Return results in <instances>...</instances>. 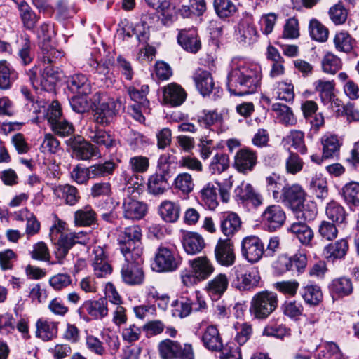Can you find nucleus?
<instances>
[{"instance_id": "obj_1", "label": "nucleus", "mask_w": 359, "mask_h": 359, "mask_svg": "<svg viewBox=\"0 0 359 359\" xmlns=\"http://www.w3.org/2000/svg\"><path fill=\"white\" fill-rule=\"evenodd\" d=\"M262 79L259 64L243 57H234L229 63L227 88L231 94L245 95L255 93Z\"/></svg>"}, {"instance_id": "obj_2", "label": "nucleus", "mask_w": 359, "mask_h": 359, "mask_svg": "<svg viewBox=\"0 0 359 359\" xmlns=\"http://www.w3.org/2000/svg\"><path fill=\"white\" fill-rule=\"evenodd\" d=\"M141 237L142 230L138 225L125 227L121 231L118 241L126 261L140 259V255H142Z\"/></svg>"}, {"instance_id": "obj_3", "label": "nucleus", "mask_w": 359, "mask_h": 359, "mask_svg": "<svg viewBox=\"0 0 359 359\" xmlns=\"http://www.w3.org/2000/svg\"><path fill=\"white\" fill-rule=\"evenodd\" d=\"M278 304V295L269 290L257 292L250 303V313L257 320H266L277 309Z\"/></svg>"}, {"instance_id": "obj_4", "label": "nucleus", "mask_w": 359, "mask_h": 359, "mask_svg": "<svg viewBox=\"0 0 359 359\" xmlns=\"http://www.w3.org/2000/svg\"><path fill=\"white\" fill-rule=\"evenodd\" d=\"M182 262L178 253L173 249L161 245L156 250L151 268L159 273L176 271Z\"/></svg>"}, {"instance_id": "obj_5", "label": "nucleus", "mask_w": 359, "mask_h": 359, "mask_svg": "<svg viewBox=\"0 0 359 359\" xmlns=\"http://www.w3.org/2000/svg\"><path fill=\"white\" fill-rule=\"evenodd\" d=\"M93 119L101 126H108L115 116L116 103L106 95L96 93L93 97Z\"/></svg>"}, {"instance_id": "obj_6", "label": "nucleus", "mask_w": 359, "mask_h": 359, "mask_svg": "<svg viewBox=\"0 0 359 359\" xmlns=\"http://www.w3.org/2000/svg\"><path fill=\"white\" fill-rule=\"evenodd\" d=\"M158 351L163 359H194L191 344H184L169 339L161 341L158 344Z\"/></svg>"}, {"instance_id": "obj_7", "label": "nucleus", "mask_w": 359, "mask_h": 359, "mask_svg": "<svg viewBox=\"0 0 359 359\" xmlns=\"http://www.w3.org/2000/svg\"><path fill=\"white\" fill-rule=\"evenodd\" d=\"M143 259L140 255L139 260L126 261L122 264L121 277L123 282L130 286L140 285L144 281V273L141 266Z\"/></svg>"}, {"instance_id": "obj_8", "label": "nucleus", "mask_w": 359, "mask_h": 359, "mask_svg": "<svg viewBox=\"0 0 359 359\" xmlns=\"http://www.w3.org/2000/svg\"><path fill=\"white\" fill-rule=\"evenodd\" d=\"M77 312L79 317L86 322L90 320L88 316L95 320H101L108 315L107 302L105 299L86 301Z\"/></svg>"}, {"instance_id": "obj_9", "label": "nucleus", "mask_w": 359, "mask_h": 359, "mask_svg": "<svg viewBox=\"0 0 359 359\" xmlns=\"http://www.w3.org/2000/svg\"><path fill=\"white\" fill-rule=\"evenodd\" d=\"M91 266L97 278H105L112 272V267L104 247L94 245L90 255Z\"/></svg>"}, {"instance_id": "obj_10", "label": "nucleus", "mask_w": 359, "mask_h": 359, "mask_svg": "<svg viewBox=\"0 0 359 359\" xmlns=\"http://www.w3.org/2000/svg\"><path fill=\"white\" fill-rule=\"evenodd\" d=\"M264 253V244L256 236L245 237L241 241V255L250 263L259 262Z\"/></svg>"}, {"instance_id": "obj_11", "label": "nucleus", "mask_w": 359, "mask_h": 359, "mask_svg": "<svg viewBox=\"0 0 359 359\" xmlns=\"http://www.w3.org/2000/svg\"><path fill=\"white\" fill-rule=\"evenodd\" d=\"M261 217L263 224L270 231H273L280 228L286 219L285 211L279 205L267 206Z\"/></svg>"}, {"instance_id": "obj_12", "label": "nucleus", "mask_w": 359, "mask_h": 359, "mask_svg": "<svg viewBox=\"0 0 359 359\" xmlns=\"http://www.w3.org/2000/svg\"><path fill=\"white\" fill-rule=\"evenodd\" d=\"M233 271L235 278L232 284L239 290H249L256 287L260 280L259 272L255 269L243 273L242 267L237 266L233 268Z\"/></svg>"}, {"instance_id": "obj_13", "label": "nucleus", "mask_w": 359, "mask_h": 359, "mask_svg": "<svg viewBox=\"0 0 359 359\" xmlns=\"http://www.w3.org/2000/svg\"><path fill=\"white\" fill-rule=\"evenodd\" d=\"M216 262L221 266L229 267L236 262V253L233 243L229 239H219L215 248Z\"/></svg>"}, {"instance_id": "obj_14", "label": "nucleus", "mask_w": 359, "mask_h": 359, "mask_svg": "<svg viewBox=\"0 0 359 359\" xmlns=\"http://www.w3.org/2000/svg\"><path fill=\"white\" fill-rule=\"evenodd\" d=\"M257 163V154L252 149L245 147L236 153L233 165L239 172L247 174L252 171Z\"/></svg>"}, {"instance_id": "obj_15", "label": "nucleus", "mask_w": 359, "mask_h": 359, "mask_svg": "<svg viewBox=\"0 0 359 359\" xmlns=\"http://www.w3.org/2000/svg\"><path fill=\"white\" fill-rule=\"evenodd\" d=\"M306 193L299 184L287 186L282 189L280 196L282 202L292 210H298L305 200Z\"/></svg>"}, {"instance_id": "obj_16", "label": "nucleus", "mask_w": 359, "mask_h": 359, "mask_svg": "<svg viewBox=\"0 0 359 359\" xmlns=\"http://www.w3.org/2000/svg\"><path fill=\"white\" fill-rule=\"evenodd\" d=\"M87 136L97 148L103 147L108 151L116 148L119 144V142L109 133L97 127L89 128L87 130Z\"/></svg>"}, {"instance_id": "obj_17", "label": "nucleus", "mask_w": 359, "mask_h": 359, "mask_svg": "<svg viewBox=\"0 0 359 359\" xmlns=\"http://www.w3.org/2000/svg\"><path fill=\"white\" fill-rule=\"evenodd\" d=\"M170 177L168 168L163 169V172H156L150 175L147 181L148 193L156 196L165 194L169 189Z\"/></svg>"}, {"instance_id": "obj_18", "label": "nucleus", "mask_w": 359, "mask_h": 359, "mask_svg": "<svg viewBox=\"0 0 359 359\" xmlns=\"http://www.w3.org/2000/svg\"><path fill=\"white\" fill-rule=\"evenodd\" d=\"M234 196L242 202L250 201L255 207L261 205L263 203L262 196L257 193L252 186L242 182L234 190Z\"/></svg>"}, {"instance_id": "obj_19", "label": "nucleus", "mask_w": 359, "mask_h": 359, "mask_svg": "<svg viewBox=\"0 0 359 359\" xmlns=\"http://www.w3.org/2000/svg\"><path fill=\"white\" fill-rule=\"evenodd\" d=\"M228 286L227 276L224 273H219L207 283L205 290L212 300H217L224 294Z\"/></svg>"}, {"instance_id": "obj_20", "label": "nucleus", "mask_w": 359, "mask_h": 359, "mask_svg": "<svg viewBox=\"0 0 359 359\" xmlns=\"http://www.w3.org/2000/svg\"><path fill=\"white\" fill-rule=\"evenodd\" d=\"M201 340L203 346L211 351H220L224 347L219 330L215 325H209L205 328Z\"/></svg>"}, {"instance_id": "obj_21", "label": "nucleus", "mask_w": 359, "mask_h": 359, "mask_svg": "<svg viewBox=\"0 0 359 359\" xmlns=\"http://www.w3.org/2000/svg\"><path fill=\"white\" fill-rule=\"evenodd\" d=\"M129 167L134 175L133 177L130 178L128 182L134 187L136 185L138 187L142 184V177L136 174L147 172L149 168V160L147 157L143 156L131 157L129 160Z\"/></svg>"}, {"instance_id": "obj_22", "label": "nucleus", "mask_w": 359, "mask_h": 359, "mask_svg": "<svg viewBox=\"0 0 359 359\" xmlns=\"http://www.w3.org/2000/svg\"><path fill=\"white\" fill-rule=\"evenodd\" d=\"M198 198L202 205L210 210H215L219 205L217 187L211 182L206 183L198 192Z\"/></svg>"}, {"instance_id": "obj_23", "label": "nucleus", "mask_w": 359, "mask_h": 359, "mask_svg": "<svg viewBox=\"0 0 359 359\" xmlns=\"http://www.w3.org/2000/svg\"><path fill=\"white\" fill-rule=\"evenodd\" d=\"M53 191L56 198L62 200L68 205H75L81 198L79 190L68 184L55 186Z\"/></svg>"}, {"instance_id": "obj_24", "label": "nucleus", "mask_w": 359, "mask_h": 359, "mask_svg": "<svg viewBox=\"0 0 359 359\" xmlns=\"http://www.w3.org/2000/svg\"><path fill=\"white\" fill-rule=\"evenodd\" d=\"M123 216L125 218L132 220H138L144 217L147 207L142 202L132 198L125 199L123 204Z\"/></svg>"}, {"instance_id": "obj_25", "label": "nucleus", "mask_w": 359, "mask_h": 359, "mask_svg": "<svg viewBox=\"0 0 359 359\" xmlns=\"http://www.w3.org/2000/svg\"><path fill=\"white\" fill-rule=\"evenodd\" d=\"M190 266L200 281L208 278L215 271L212 263L205 256L198 257L190 261Z\"/></svg>"}, {"instance_id": "obj_26", "label": "nucleus", "mask_w": 359, "mask_h": 359, "mask_svg": "<svg viewBox=\"0 0 359 359\" xmlns=\"http://www.w3.org/2000/svg\"><path fill=\"white\" fill-rule=\"evenodd\" d=\"M179 44L187 52L197 53L201 48V41L195 30L182 29L178 34Z\"/></svg>"}, {"instance_id": "obj_27", "label": "nucleus", "mask_w": 359, "mask_h": 359, "mask_svg": "<svg viewBox=\"0 0 359 359\" xmlns=\"http://www.w3.org/2000/svg\"><path fill=\"white\" fill-rule=\"evenodd\" d=\"M320 141L323 158H334L339 155L342 143L337 135L327 133L322 136Z\"/></svg>"}, {"instance_id": "obj_28", "label": "nucleus", "mask_w": 359, "mask_h": 359, "mask_svg": "<svg viewBox=\"0 0 359 359\" xmlns=\"http://www.w3.org/2000/svg\"><path fill=\"white\" fill-rule=\"evenodd\" d=\"M241 220L239 216L233 212H224L220 220V229L226 236H233L241 228Z\"/></svg>"}, {"instance_id": "obj_29", "label": "nucleus", "mask_w": 359, "mask_h": 359, "mask_svg": "<svg viewBox=\"0 0 359 359\" xmlns=\"http://www.w3.org/2000/svg\"><path fill=\"white\" fill-rule=\"evenodd\" d=\"M196 88L203 96L208 95L215 87L212 74L207 70L199 69L193 76Z\"/></svg>"}, {"instance_id": "obj_30", "label": "nucleus", "mask_w": 359, "mask_h": 359, "mask_svg": "<svg viewBox=\"0 0 359 359\" xmlns=\"http://www.w3.org/2000/svg\"><path fill=\"white\" fill-rule=\"evenodd\" d=\"M348 247L347 239L341 238L327 245L323 249V255L327 260L333 262L344 258L347 254Z\"/></svg>"}, {"instance_id": "obj_31", "label": "nucleus", "mask_w": 359, "mask_h": 359, "mask_svg": "<svg viewBox=\"0 0 359 359\" xmlns=\"http://www.w3.org/2000/svg\"><path fill=\"white\" fill-rule=\"evenodd\" d=\"M182 242L185 252L189 255L200 252L205 246L203 237L196 232H184Z\"/></svg>"}, {"instance_id": "obj_32", "label": "nucleus", "mask_w": 359, "mask_h": 359, "mask_svg": "<svg viewBox=\"0 0 359 359\" xmlns=\"http://www.w3.org/2000/svg\"><path fill=\"white\" fill-rule=\"evenodd\" d=\"M163 100L171 106H180L186 99L184 89L176 83H170L163 88Z\"/></svg>"}, {"instance_id": "obj_33", "label": "nucleus", "mask_w": 359, "mask_h": 359, "mask_svg": "<svg viewBox=\"0 0 359 359\" xmlns=\"http://www.w3.org/2000/svg\"><path fill=\"white\" fill-rule=\"evenodd\" d=\"M57 334V323L39 318L36 323V337L43 341H50Z\"/></svg>"}, {"instance_id": "obj_34", "label": "nucleus", "mask_w": 359, "mask_h": 359, "mask_svg": "<svg viewBox=\"0 0 359 359\" xmlns=\"http://www.w3.org/2000/svg\"><path fill=\"white\" fill-rule=\"evenodd\" d=\"M67 86L73 93L88 95L91 92V84L87 76L82 74L72 75L67 80Z\"/></svg>"}, {"instance_id": "obj_35", "label": "nucleus", "mask_w": 359, "mask_h": 359, "mask_svg": "<svg viewBox=\"0 0 359 359\" xmlns=\"http://www.w3.org/2000/svg\"><path fill=\"white\" fill-rule=\"evenodd\" d=\"M158 213L166 222H175L180 214V206L178 203L170 201H163L158 206Z\"/></svg>"}, {"instance_id": "obj_36", "label": "nucleus", "mask_w": 359, "mask_h": 359, "mask_svg": "<svg viewBox=\"0 0 359 359\" xmlns=\"http://www.w3.org/2000/svg\"><path fill=\"white\" fill-rule=\"evenodd\" d=\"M76 157L79 160H89L93 156H100L99 149L90 142L81 141V138L73 145Z\"/></svg>"}, {"instance_id": "obj_37", "label": "nucleus", "mask_w": 359, "mask_h": 359, "mask_svg": "<svg viewBox=\"0 0 359 359\" xmlns=\"http://www.w3.org/2000/svg\"><path fill=\"white\" fill-rule=\"evenodd\" d=\"M39 69L36 67H33L28 72L29 81L34 88H37L39 84H43L44 81H48V79H54L57 74V70L55 69L50 64L47 65L43 68V72L40 69L41 74L38 75Z\"/></svg>"}, {"instance_id": "obj_38", "label": "nucleus", "mask_w": 359, "mask_h": 359, "mask_svg": "<svg viewBox=\"0 0 359 359\" xmlns=\"http://www.w3.org/2000/svg\"><path fill=\"white\" fill-rule=\"evenodd\" d=\"M329 289L333 296L342 297L352 293L353 285L351 279L341 277L334 279L330 284Z\"/></svg>"}, {"instance_id": "obj_39", "label": "nucleus", "mask_w": 359, "mask_h": 359, "mask_svg": "<svg viewBox=\"0 0 359 359\" xmlns=\"http://www.w3.org/2000/svg\"><path fill=\"white\" fill-rule=\"evenodd\" d=\"M290 231L297 236L304 245H310L313 238L314 233L311 227L304 222H294L290 228Z\"/></svg>"}, {"instance_id": "obj_40", "label": "nucleus", "mask_w": 359, "mask_h": 359, "mask_svg": "<svg viewBox=\"0 0 359 359\" xmlns=\"http://www.w3.org/2000/svg\"><path fill=\"white\" fill-rule=\"evenodd\" d=\"M300 294L306 304L317 306L323 299L320 287L317 285L309 284L301 289Z\"/></svg>"}, {"instance_id": "obj_41", "label": "nucleus", "mask_w": 359, "mask_h": 359, "mask_svg": "<svg viewBox=\"0 0 359 359\" xmlns=\"http://www.w3.org/2000/svg\"><path fill=\"white\" fill-rule=\"evenodd\" d=\"M116 167L117 165L113 161H106L89 166L88 172L91 179H97L111 175Z\"/></svg>"}, {"instance_id": "obj_42", "label": "nucleus", "mask_w": 359, "mask_h": 359, "mask_svg": "<svg viewBox=\"0 0 359 359\" xmlns=\"http://www.w3.org/2000/svg\"><path fill=\"white\" fill-rule=\"evenodd\" d=\"M74 219L76 226H89L95 223L96 213L90 205H86L74 212Z\"/></svg>"}, {"instance_id": "obj_43", "label": "nucleus", "mask_w": 359, "mask_h": 359, "mask_svg": "<svg viewBox=\"0 0 359 359\" xmlns=\"http://www.w3.org/2000/svg\"><path fill=\"white\" fill-rule=\"evenodd\" d=\"M19 14L24 27L27 29H33L39 20V17L32 11L28 4L19 1Z\"/></svg>"}, {"instance_id": "obj_44", "label": "nucleus", "mask_w": 359, "mask_h": 359, "mask_svg": "<svg viewBox=\"0 0 359 359\" xmlns=\"http://www.w3.org/2000/svg\"><path fill=\"white\" fill-rule=\"evenodd\" d=\"M90 65L93 68H95L99 74L104 76V78L102 79L104 80V83L107 87L111 86L115 81L114 76L110 72V67L112 65V61L111 60H105L102 62L92 60L90 62Z\"/></svg>"}, {"instance_id": "obj_45", "label": "nucleus", "mask_w": 359, "mask_h": 359, "mask_svg": "<svg viewBox=\"0 0 359 359\" xmlns=\"http://www.w3.org/2000/svg\"><path fill=\"white\" fill-rule=\"evenodd\" d=\"M172 314L180 318L188 316L192 311V299L186 297H180L172 303Z\"/></svg>"}, {"instance_id": "obj_46", "label": "nucleus", "mask_w": 359, "mask_h": 359, "mask_svg": "<svg viewBox=\"0 0 359 359\" xmlns=\"http://www.w3.org/2000/svg\"><path fill=\"white\" fill-rule=\"evenodd\" d=\"M291 334L290 328L285 325L278 324L276 320H271L266 325L263 330V334L267 337H273L278 339H283Z\"/></svg>"}, {"instance_id": "obj_47", "label": "nucleus", "mask_w": 359, "mask_h": 359, "mask_svg": "<svg viewBox=\"0 0 359 359\" xmlns=\"http://www.w3.org/2000/svg\"><path fill=\"white\" fill-rule=\"evenodd\" d=\"M273 94L278 100L292 101L294 97L293 85L287 81L277 82L274 86Z\"/></svg>"}, {"instance_id": "obj_48", "label": "nucleus", "mask_w": 359, "mask_h": 359, "mask_svg": "<svg viewBox=\"0 0 359 359\" xmlns=\"http://www.w3.org/2000/svg\"><path fill=\"white\" fill-rule=\"evenodd\" d=\"M173 186L175 189L184 195L189 194L194 189V183L191 174L182 172L174 180Z\"/></svg>"}, {"instance_id": "obj_49", "label": "nucleus", "mask_w": 359, "mask_h": 359, "mask_svg": "<svg viewBox=\"0 0 359 359\" xmlns=\"http://www.w3.org/2000/svg\"><path fill=\"white\" fill-rule=\"evenodd\" d=\"M272 110L276 113L279 121L285 126H294L297 119L291 109L287 105L275 103L272 105Z\"/></svg>"}, {"instance_id": "obj_50", "label": "nucleus", "mask_w": 359, "mask_h": 359, "mask_svg": "<svg viewBox=\"0 0 359 359\" xmlns=\"http://www.w3.org/2000/svg\"><path fill=\"white\" fill-rule=\"evenodd\" d=\"M342 196L349 205H359V183L351 182L344 186L341 189Z\"/></svg>"}, {"instance_id": "obj_51", "label": "nucleus", "mask_w": 359, "mask_h": 359, "mask_svg": "<svg viewBox=\"0 0 359 359\" xmlns=\"http://www.w3.org/2000/svg\"><path fill=\"white\" fill-rule=\"evenodd\" d=\"M325 213L329 219L336 224H342L346 220L344 208L337 202L332 201L326 206Z\"/></svg>"}, {"instance_id": "obj_52", "label": "nucleus", "mask_w": 359, "mask_h": 359, "mask_svg": "<svg viewBox=\"0 0 359 359\" xmlns=\"http://www.w3.org/2000/svg\"><path fill=\"white\" fill-rule=\"evenodd\" d=\"M143 328L135 323L126 324L121 331V336L124 342L133 344L141 338Z\"/></svg>"}, {"instance_id": "obj_53", "label": "nucleus", "mask_w": 359, "mask_h": 359, "mask_svg": "<svg viewBox=\"0 0 359 359\" xmlns=\"http://www.w3.org/2000/svg\"><path fill=\"white\" fill-rule=\"evenodd\" d=\"M214 8L220 18H226L237 12L236 5L231 0H214Z\"/></svg>"}, {"instance_id": "obj_54", "label": "nucleus", "mask_w": 359, "mask_h": 359, "mask_svg": "<svg viewBox=\"0 0 359 359\" xmlns=\"http://www.w3.org/2000/svg\"><path fill=\"white\" fill-rule=\"evenodd\" d=\"M316 92L320 94V98L325 104L333 98L334 83L330 81L318 79L313 83Z\"/></svg>"}, {"instance_id": "obj_55", "label": "nucleus", "mask_w": 359, "mask_h": 359, "mask_svg": "<svg viewBox=\"0 0 359 359\" xmlns=\"http://www.w3.org/2000/svg\"><path fill=\"white\" fill-rule=\"evenodd\" d=\"M285 140L302 154L307 152L304 143V133L301 130H291L285 137Z\"/></svg>"}, {"instance_id": "obj_56", "label": "nucleus", "mask_w": 359, "mask_h": 359, "mask_svg": "<svg viewBox=\"0 0 359 359\" xmlns=\"http://www.w3.org/2000/svg\"><path fill=\"white\" fill-rule=\"evenodd\" d=\"M336 49L340 52L348 53L353 48L355 41L347 32H339L334 39Z\"/></svg>"}, {"instance_id": "obj_57", "label": "nucleus", "mask_w": 359, "mask_h": 359, "mask_svg": "<svg viewBox=\"0 0 359 359\" xmlns=\"http://www.w3.org/2000/svg\"><path fill=\"white\" fill-rule=\"evenodd\" d=\"M283 314L293 320H298L303 313V305L295 300L286 301L282 306Z\"/></svg>"}, {"instance_id": "obj_58", "label": "nucleus", "mask_w": 359, "mask_h": 359, "mask_svg": "<svg viewBox=\"0 0 359 359\" xmlns=\"http://www.w3.org/2000/svg\"><path fill=\"white\" fill-rule=\"evenodd\" d=\"M16 78V73L11 69L6 61L0 62V88L6 90Z\"/></svg>"}, {"instance_id": "obj_59", "label": "nucleus", "mask_w": 359, "mask_h": 359, "mask_svg": "<svg viewBox=\"0 0 359 359\" xmlns=\"http://www.w3.org/2000/svg\"><path fill=\"white\" fill-rule=\"evenodd\" d=\"M229 165V156L223 153H217L214 155L209 165V170L213 175L220 174L225 171Z\"/></svg>"}, {"instance_id": "obj_60", "label": "nucleus", "mask_w": 359, "mask_h": 359, "mask_svg": "<svg viewBox=\"0 0 359 359\" xmlns=\"http://www.w3.org/2000/svg\"><path fill=\"white\" fill-rule=\"evenodd\" d=\"M310 189L318 198H325L328 195L326 179L321 175H316L310 182Z\"/></svg>"}, {"instance_id": "obj_61", "label": "nucleus", "mask_w": 359, "mask_h": 359, "mask_svg": "<svg viewBox=\"0 0 359 359\" xmlns=\"http://www.w3.org/2000/svg\"><path fill=\"white\" fill-rule=\"evenodd\" d=\"M238 33L240 34L241 41L242 42L250 44L257 41V32L256 28L254 25L248 22H241L239 23Z\"/></svg>"}, {"instance_id": "obj_62", "label": "nucleus", "mask_w": 359, "mask_h": 359, "mask_svg": "<svg viewBox=\"0 0 359 359\" xmlns=\"http://www.w3.org/2000/svg\"><path fill=\"white\" fill-rule=\"evenodd\" d=\"M318 233L323 241H333L337 237L338 229L334 222L323 220L318 226Z\"/></svg>"}, {"instance_id": "obj_63", "label": "nucleus", "mask_w": 359, "mask_h": 359, "mask_svg": "<svg viewBox=\"0 0 359 359\" xmlns=\"http://www.w3.org/2000/svg\"><path fill=\"white\" fill-rule=\"evenodd\" d=\"M323 70L328 74H334L341 68V60L331 53H327L322 60Z\"/></svg>"}, {"instance_id": "obj_64", "label": "nucleus", "mask_w": 359, "mask_h": 359, "mask_svg": "<svg viewBox=\"0 0 359 359\" xmlns=\"http://www.w3.org/2000/svg\"><path fill=\"white\" fill-rule=\"evenodd\" d=\"M57 250L56 255L60 259H63L69 250L75 245L71 233H62L57 239Z\"/></svg>"}]
</instances>
